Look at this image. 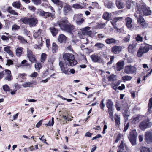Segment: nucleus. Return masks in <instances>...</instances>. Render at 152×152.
<instances>
[{"label": "nucleus", "mask_w": 152, "mask_h": 152, "mask_svg": "<svg viewBox=\"0 0 152 152\" xmlns=\"http://www.w3.org/2000/svg\"><path fill=\"white\" fill-rule=\"evenodd\" d=\"M152 125V123L147 121L146 122H143V130L147 128H149Z\"/></svg>", "instance_id": "obj_27"}, {"label": "nucleus", "mask_w": 152, "mask_h": 152, "mask_svg": "<svg viewBox=\"0 0 152 152\" xmlns=\"http://www.w3.org/2000/svg\"><path fill=\"white\" fill-rule=\"evenodd\" d=\"M32 1L34 4L36 5H39L41 3V0H32Z\"/></svg>", "instance_id": "obj_50"}, {"label": "nucleus", "mask_w": 152, "mask_h": 152, "mask_svg": "<svg viewBox=\"0 0 152 152\" xmlns=\"http://www.w3.org/2000/svg\"><path fill=\"white\" fill-rule=\"evenodd\" d=\"M122 19V17L115 18L111 22V23L113 26V27L116 29H118V28L116 26V23L118 21Z\"/></svg>", "instance_id": "obj_21"}, {"label": "nucleus", "mask_w": 152, "mask_h": 152, "mask_svg": "<svg viewBox=\"0 0 152 152\" xmlns=\"http://www.w3.org/2000/svg\"><path fill=\"white\" fill-rule=\"evenodd\" d=\"M106 104L108 110H113V104L111 99L107 100Z\"/></svg>", "instance_id": "obj_18"}, {"label": "nucleus", "mask_w": 152, "mask_h": 152, "mask_svg": "<svg viewBox=\"0 0 152 152\" xmlns=\"http://www.w3.org/2000/svg\"><path fill=\"white\" fill-rule=\"evenodd\" d=\"M116 5L119 9H122L124 7V4L120 1H117L116 3Z\"/></svg>", "instance_id": "obj_34"}, {"label": "nucleus", "mask_w": 152, "mask_h": 152, "mask_svg": "<svg viewBox=\"0 0 152 152\" xmlns=\"http://www.w3.org/2000/svg\"><path fill=\"white\" fill-rule=\"evenodd\" d=\"M142 6L138 7L136 11V12L134 15L137 18V22L140 25H142Z\"/></svg>", "instance_id": "obj_3"}, {"label": "nucleus", "mask_w": 152, "mask_h": 152, "mask_svg": "<svg viewBox=\"0 0 152 152\" xmlns=\"http://www.w3.org/2000/svg\"><path fill=\"white\" fill-rule=\"evenodd\" d=\"M105 42L107 44H115L117 42V40L113 38H108L105 40Z\"/></svg>", "instance_id": "obj_25"}, {"label": "nucleus", "mask_w": 152, "mask_h": 152, "mask_svg": "<svg viewBox=\"0 0 152 152\" xmlns=\"http://www.w3.org/2000/svg\"><path fill=\"white\" fill-rule=\"evenodd\" d=\"M126 24L127 27L129 28H130L132 27V19L129 17L126 18L125 19Z\"/></svg>", "instance_id": "obj_23"}, {"label": "nucleus", "mask_w": 152, "mask_h": 152, "mask_svg": "<svg viewBox=\"0 0 152 152\" xmlns=\"http://www.w3.org/2000/svg\"><path fill=\"white\" fill-rule=\"evenodd\" d=\"M20 20L25 24H28L29 23V18L27 17L21 18Z\"/></svg>", "instance_id": "obj_38"}, {"label": "nucleus", "mask_w": 152, "mask_h": 152, "mask_svg": "<svg viewBox=\"0 0 152 152\" xmlns=\"http://www.w3.org/2000/svg\"><path fill=\"white\" fill-rule=\"evenodd\" d=\"M98 50L102 49L104 47V44L100 43H97L95 45Z\"/></svg>", "instance_id": "obj_37"}, {"label": "nucleus", "mask_w": 152, "mask_h": 152, "mask_svg": "<svg viewBox=\"0 0 152 152\" xmlns=\"http://www.w3.org/2000/svg\"><path fill=\"white\" fill-rule=\"evenodd\" d=\"M145 140L148 143L152 142V132L148 131L145 134Z\"/></svg>", "instance_id": "obj_10"}, {"label": "nucleus", "mask_w": 152, "mask_h": 152, "mask_svg": "<svg viewBox=\"0 0 152 152\" xmlns=\"http://www.w3.org/2000/svg\"><path fill=\"white\" fill-rule=\"evenodd\" d=\"M124 65V62L123 61L118 62L116 64V66L115 68V70L119 71L123 69Z\"/></svg>", "instance_id": "obj_14"}, {"label": "nucleus", "mask_w": 152, "mask_h": 152, "mask_svg": "<svg viewBox=\"0 0 152 152\" xmlns=\"http://www.w3.org/2000/svg\"><path fill=\"white\" fill-rule=\"evenodd\" d=\"M27 56L31 62L33 63L36 62L37 60L36 58V56L33 54L32 51L28 48L27 49Z\"/></svg>", "instance_id": "obj_8"}, {"label": "nucleus", "mask_w": 152, "mask_h": 152, "mask_svg": "<svg viewBox=\"0 0 152 152\" xmlns=\"http://www.w3.org/2000/svg\"><path fill=\"white\" fill-rule=\"evenodd\" d=\"M136 39L137 41H142V37H141L140 34H138L136 37Z\"/></svg>", "instance_id": "obj_57"}, {"label": "nucleus", "mask_w": 152, "mask_h": 152, "mask_svg": "<svg viewBox=\"0 0 152 152\" xmlns=\"http://www.w3.org/2000/svg\"><path fill=\"white\" fill-rule=\"evenodd\" d=\"M140 117V115H138L137 117L133 119V121L135 123H137L139 122Z\"/></svg>", "instance_id": "obj_51"}, {"label": "nucleus", "mask_w": 152, "mask_h": 152, "mask_svg": "<svg viewBox=\"0 0 152 152\" xmlns=\"http://www.w3.org/2000/svg\"><path fill=\"white\" fill-rule=\"evenodd\" d=\"M52 48L53 52L56 53L58 50V45L56 43L54 42L53 43Z\"/></svg>", "instance_id": "obj_39"}, {"label": "nucleus", "mask_w": 152, "mask_h": 152, "mask_svg": "<svg viewBox=\"0 0 152 152\" xmlns=\"http://www.w3.org/2000/svg\"><path fill=\"white\" fill-rule=\"evenodd\" d=\"M35 65V69L37 70H39L42 67L41 64L39 63H36Z\"/></svg>", "instance_id": "obj_47"}, {"label": "nucleus", "mask_w": 152, "mask_h": 152, "mask_svg": "<svg viewBox=\"0 0 152 152\" xmlns=\"http://www.w3.org/2000/svg\"><path fill=\"white\" fill-rule=\"evenodd\" d=\"M56 4H57L58 6L61 8L62 7L63 2L59 0Z\"/></svg>", "instance_id": "obj_54"}, {"label": "nucleus", "mask_w": 152, "mask_h": 152, "mask_svg": "<svg viewBox=\"0 0 152 152\" xmlns=\"http://www.w3.org/2000/svg\"><path fill=\"white\" fill-rule=\"evenodd\" d=\"M6 10L10 14L15 15H18V14L14 10H12V7H8L6 9Z\"/></svg>", "instance_id": "obj_26"}, {"label": "nucleus", "mask_w": 152, "mask_h": 152, "mask_svg": "<svg viewBox=\"0 0 152 152\" xmlns=\"http://www.w3.org/2000/svg\"><path fill=\"white\" fill-rule=\"evenodd\" d=\"M103 17L104 19L109 20L110 19L111 16L109 13L106 12L103 14Z\"/></svg>", "instance_id": "obj_36"}, {"label": "nucleus", "mask_w": 152, "mask_h": 152, "mask_svg": "<svg viewBox=\"0 0 152 152\" xmlns=\"http://www.w3.org/2000/svg\"><path fill=\"white\" fill-rule=\"evenodd\" d=\"M130 35H128L123 39V41L125 42H129L130 40Z\"/></svg>", "instance_id": "obj_53"}, {"label": "nucleus", "mask_w": 152, "mask_h": 152, "mask_svg": "<svg viewBox=\"0 0 152 152\" xmlns=\"http://www.w3.org/2000/svg\"><path fill=\"white\" fill-rule=\"evenodd\" d=\"M115 77V75L113 74L111 75L110 76L108 77V80L110 81H112L114 80Z\"/></svg>", "instance_id": "obj_59"}, {"label": "nucleus", "mask_w": 152, "mask_h": 152, "mask_svg": "<svg viewBox=\"0 0 152 152\" xmlns=\"http://www.w3.org/2000/svg\"><path fill=\"white\" fill-rule=\"evenodd\" d=\"M90 58L92 61L95 63H103V60L99 56L98 53L94 54L90 56Z\"/></svg>", "instance_id": "obj_6"}, {"label": "nucleus", "mask_w": 152, "mask_h": 152, "mask_svg": "<svg viewBox=\"0 0 152 152\" xmlns=\"http://www.w3.org/2000/svg\"><path fill=\"white\" fill-rule=\"evenodd\" d=\"M36 82L35 80H32L30 82H25L22 84V86L24 88L32 87L35 85Z\"/></svg>", "instance_id": "obj_15"}, {"label": "nucleus", "mask_w": 152, "mask_h": 152, "mask_svg": "<svg viewBox=\"0 0 152 152\" xmlns=\"http://www.w3.org/2000/svg\"><path fill=\"white\" fill-rule=\"evenodd\" d=\"M12 5L14 7L18 9L20 7L21 4L20 2H15L12 3Z\"/></svg>", "instance_id": "obj_41"}, {"label": "nucleus", "mask_w": 152, "mask_h": 152, "mask_svg": "<svg viewBox=\"0 0 152 152\" xmlns=\"http://www.w3.org/2000/svg\"><path fill=\"white\" fill-rule=\"evenodd\" d=\"M41 30L40 29L38 30L36 32L34 33L33 36L35 38H36L40 36Z\"/></svg>", "instance_id": "obj_40"}, {"label": "nucleus", "mask_w": 152, "mask_h": 152, "mask_svg": "<svg viewBox=\"0 0 152 152\" xmlns=\"http://www.w3.org/2000/svg\"><path fill=\"white\" fill-rule=\"evenodd\" d=\"M26 75L25 74H20L19 75V77L20 78L24 79L25 78Z\"/></svg>", "instance_id": "obj_64"}, {"label": "nucleus", "mask_w": 152, "mask_h": 152, "mask_svg": "<svg viewBox=\"0 0 152 152\" xmlns=\"http://www.w3.org/2000/svg\"><path fill=\"white\" fill-rule=\"evenodd\" d=\"M114 58V56H111L110 57V61L107 63V64L109 65V64H111L113 63V61Z\"/></svg>", "instance_id": "obj_60"}, {"label": "nucleus", "mask_w": 152, "mask_h": 152, "mask_svg": "<svg viewBox=\"0 0 152 152\" xmlns=\"http://www.w3.org/2000/svg\"><path fill=\"white\" fill-rule=\"evenodd\" d=\"M144 45L145 46H143V53L148 52L150 49L152 50V46L145 43Z\"/></svg>", "instance_id": "obj_22"}, {"label": "nucleus", "mask_w": 152, "mask_h": 152, "mask_svg": "<svg viewBox=\"0 0 152 152\" xmlns=\"http://www.w3.org/2000/svg\"><path fill=\"white\" fill-rule=\"evenodd\" d=\"M52 24L55 26H59L63 31L69 33H72L76 31L75 27L72 24L69 23L67 20H61L56 23L53 22Z\"/></svg>", "instance_id": "obj_2"}, {"label": "nucleus", "mask_w": 152, "mask_h": 152, "mask_svg": "<svg viewBox=\"0 0 152 152\" xmlns=\"http://www.w3.org/2000/svg\"><path fill=\"white\" fill-rule=\"evenodd\" d=\"M83 15L81 13L75 14L73 17V21H75L78 25H80L84 21V19L83 18Z\"/></svg>", "instance_id": "obj_5"}, {"label": "nucleus", "mask_w": 152, "mask_h": 152, "mask_svg": "<svg viewBox=\"0 0 152 152\" xmlns=\"http://www.w3.org/2000/svg\"><path fill=\"white\" fill-rule=\"evenodd\" d=\"M113 110H108V113L109 115V117L111 119L112 121H114V117L113 115Z\"/></svg>", "instance_id": "obj_46"}, {"label": "nucleus", "mask_w": 152, "mask_h": 152, "mask_svg": "<svg viewBox=\"0 0 152 152\" xmlns=\"http://www.w3.org/2000/svg\"><path fill=\"white\" fill-rule=\"evenodd\" d=\"M4 34H5L6 35H2L1 38L3 41L8 42L10 39L11 38V36L8 33L5 32Z\"/></svg>", "instance_id": "obj_16"}, {"label": "nucleus", "mask_w": 152, "mask_h": 152, "mask_svg": "<svg viewBox=\"0 0 152 152\" xmlns=\"http://www.w3.org/2000/svg\"><path fill=\"white\" fill-rule=\"evenodd\" d=\"M13 61L10 59L7 60L6 65L10 66V65L13 64Z\"/></svg>", "instance_id": "obj_62"}, {"label": "nucleus", "mask_w": 152, "mask_h": 152, "mask_svg": "<svg viewBox=\"0 0 152 152\" xmlns=\"http://www.w3.org/2000/svg\"><path fill=\"white\" fill-rule=\"evenodd\" d=\"M132 78V77L130 76L127 75L123 77L122 78V79L124 81H126L131 80Z\"/></svg>", "instance_id": "obj_42"}, {"label": "nucleus", "mask_w": 152, "mask_h": 152, "mask_svg": "<svg viewBox=\"0 0 152 152\" xmlns=\"http://www.w3.org/2000/svg\"><path fill=\"white\" fill-rule=\"evenodd\" d=\"M63 57L64 61H60L59 65L63 73L69 75V71L67 66H73L77 64V62L75 59L74 55L71 53H65Z\"/></svg>", "instance_id": "obj_1"}, {"label": "nucleus", "mask_w": 152, "mask_h": 152, "mask_svg": "<svg viewBox=\"0 0 152 152\" xmlns=\"http://www.w3.org/2000/svg\"><path fill=\"white\" fill-rule=\"evenodd\" d=\"M104 5L107 7L109 8H111L114 5V3L111 1H105L104 3Z\"/></svg>", "instance_id": "obj_28"}, {"label": "nucleus", "mask_w": 152, "mask_h": 152, "mask_svg": "<svg viewBox=\"0 0 152 152\" xmlns=\"http://www.w3.org/2000/svg\"><path fill=\"white\" fill-rule=\"evenodd\" d=\"M23 48L21 47H18L17 48L16 51V53L18 56L20 57L22 54Z\"/></svg>", "instance_id": "obj_33"}, {"label": "nucleus", "mask_w": 152, "mask_h": 152, "mask_svg": "<svg viewBox=\"0 0 152 152\" xmlns=\"http://www.w3.org/2000/svg\"><path fill=\"white\" fill-rule=\"evenodd\" d=\"M114 119L115 120V125L116 126H119L121 124V117L120 115H118L116 114H115Z\"/></svg>", "instance_id": "obj_20"}, {"label": "nucleus", "mask_w": 152, "mask_h": 152, "mask_svg": "<svg viewBox=\"0 0 152 152\" xmlns=\"http://www.w3.org/2000/svg\"><path fill=\"white\" fill-rule=\"evenodd\" d=\"M66 37L63 34L60 35L58 38V41L61 43H65L66 41Z\"/></svg>", "instance_id": "obj_19"}, {"label": "nucleus", "mask_w": 152, "mask_h": 152, "mask_svg": "<svg viewBox=\"0 0 152 152\" xmlns=\"http://www.w3.org/2000/svg\"><path fill=\"white\" fill-rule=\"evenodd\" d=\"M5 76L4 79L8 81H10L12 79V76L11 75V71L8 69H5Z\"/></svg>", "instance_id": "obj_11"}, {"label": "nucleus", "mask_w": 152, "mask_h": 152, "mask_svg": "<svg viewBox=\"0 0 152 152\" xmlns=\"http://www.w3.org/2000/svg\"><path fill=\"white\" fill-rule=\"evenodd\" d=\"M49 29L53 36H56L58 33V30L54 28H50Z\"/></svg>", "instance_id": "obj_30"}, {"label": "nucleus", "mask_w": 152, "mask_h": 152, "mask_svg": "<svg viewBox=\"0 0 152 152\" xmlns=\"http://www.w3.org/2000/svg\"><path fill=\"white\" fill-rule=\"evenodd\" d=\"M152 98H151L149 101L148 105V111L150 113L152 112Z\"/></svg>", "instance_id": "obj_31"}, {"label": "nucleus", "mask_w": 152, "mask_h": 152, "mask_svg": "<svg viewBox=\"0 0 152 152\" xmlns=\"http://www.w3.org/2000/svg\"><path fill=\"white\" fill-rule=\"evenodd\" d=\"M143 152H150V150L148 147H143Z\"/></svg>", "instance_id": "obj_63"}, {"label": "nucleus", "mask_w": 152, "mask_h": 152, "mask_svg": "<svg viewBox=\"0 0 152 152\" xmlns=\"http://www.w3.org/2000/svg\"><path fill=\"white\" fill-rule=\"evenodd\" d=\"M72 10L70 6L69 5H66L63 8V11L65 15L67 14Z\"/></svg>", "instance_id": "obj_24"}, {"label": "nucleus", "mask_w": 152, "mask_h": 152, "mask_svg": "<svg viewBox=\"0 0 152 152\" xmlns=\"http://www.w3.org/2000/svg\"><path fill=\"white\" fill-rule=\"evenodd\" d=\"M10 47L9 46H8L4 48V51L6 52L7 53H8L10 50Z\"/></svg>", "instance_id": "obj_58"}, {"label": "nucleus", "mask_w": 152, "mask_h": 152, "mask_svg": "<svg viewBox=\"0 0 152 152\" xmlns=\"http://www.w3.org/2000/svg\"><path fill=\"white\" fill-rule=\"evenodd\" d=\"M104 99H102L101 102L99 104V106L102 110H104V108L105 107V105L104 103Z\"/></svg>", "instance_id": "obj_49"}, {"label": "nucleus", "mask_w": 152, "mask_h": 152, "mask_svg": "<svg viewBox=\"0 0 152 152\" xmlns=\"http://www.w3.org/2000/svg\"><path fill=\"white\" fill-rule=\"evenodd\" d=\"M137 133L136 130L134 129L131 131L128 136V138L132 145H136V140L137 136Z\"/></svg>", "instance_id": "obj_4"}, {"label": "nucleus", "mask_w": 152, "mask_h": 152, "mask_svg": "<svg viewBox=\"0 0 152 152\" xmlns=\"http://www.w3.org/2000/svg\"><path fill=\"white\" fill-rule=\"evenodd\" d=\"M137 56L139 57H141L142 55V47L141 46L138 50L137 53Z\"/></svg>", "instance_id": "obj_43"}, {"label": "nucleus", "mask_w": 152, "mask_h": 152, "mask_svg": "<svg viewBox=\"0 0 152 152\" xmlns=\"http://www.w3.org/2000/svg\"><path fill=\"white\" fill-rule=\"evenodd\" d=\"M52 15V13L49 12H45L44 16L45 18L51 16Z\"/></svg>", "instance_id": "obj_61"}, {"label": "nucleus", "mask_w": 152, "mask_h": 152, "mask_svg": "<svg viewBox=\"0 0 152 152\" xmlns=\"http://www.w3.org/2000/svg\"><path fill=\"white\" fill-rule=\"evenodd\" d=\"M135 46L134 45L130 44L128 47V50L130 53H133L134 51V48Z\"/></svg>", "instance_id": "obj_32"}, {"label": "nucleus", "mask_w": 152, "mask_h": 152, "mask_svg": "<svg viewBox=\"0 0 152 152\" xmlns=\"http://www.w3.org/2000/svg\"><path fill=\"white\" fill-rule=\"evenodd\" d=\"M126 145L125 144L123 143V141H121L120 145L118 146V149L121 151H123Z\"/></svg>", "instance_id": "obj_44"}, {"label": "nucleus", "mask_w": 152, "mask_h": 152, "mask_svg": "<svg viewBox=\"0 0 152 152\" xmlns=\"http://www.w3.org/2000/svg\"><path fill=\"white\" fill-rule=\"evenodd\" d=\"M20 26L16 24H14L12 26V30H18L20 28Z\"/></svg>", "instance_id": "obj_56"}, {"label": "nucleus", "mask_w": 152, "mask_h": 152, "mask_svg": "<svg viewBox=\"0 0 152 152\" xmlns=\"http://www.w3.org/2000/svg\"><path fill=\"white\" fill-rule=\"evenodd\" d=\"M152 11L148 6L143 3V16H149L151 15Z\"/></svg>", "instance_id": "obj_9"}, {"label": "nucleus", "mask_w": 152, "mask_h": 152, "mask_svg": "<svg viewBox=\"0 0 152 152\" xmlns=\"http://www.w3.org/2000/svg\"><path fill=\"white\" fill-rule=\"evenodd\" d=\"M55 60L53 56H51L48 58V62L51 64H53Z\"/></svg>", "instance_id": "obj_55"}, {"label": "nucleus", "mask_w": 152, "mask_h": 152, "mask_svg": "<svg viewBox=\"0 0 152 152\" xmlns=\"http://www.w3.org/2000/svg\"><path fill=\"white\" fill-rule=\"evenodd\" d=\"M18 39L21 43H25L27 42L26 40L21 36H18Z\"/></svg>", "instance_id": "obj_48"}, {"label": "nucleus", "mask_w": 152, "mask_h": 152, "mask_svg": "<svg viewBox=\"0 0 152 152\" xmlns=\"http://www.w3.org/2000/svg\"><path fill=\"white\" fill-rule=\"evenodd\" d=\"M122 47L121 46H114L112 48L111 51L114 54L119 53L122 50Z\"/></svg>", "instance_id": "obj_13"}, {"label": "nucleus", "mask_w": 152, "mask_h": 152, "mask_svg": "<svg viewBox=\"0 0 152 152\" xmlns=\"http://www.w3.org/2000/svg\"><path fill=\"white\" fill-rule=\"evenodd\" d=\"M135 2L132 1H128L126 2V5L128 9H130L131 7H132L135 5Z\"/></svg>", "instance_id": "obj_29"}, {"label": "nucleus", "mask_w": 152, "mask_h": 152, "mask_svg": "<svg viewBox=\"0 0 152 152\" xmlns=\"http://www.w3.org/2000/svg\"><path fill=\"white\" fill-rule=\"evenodd\" d=\"M38 22V20L36 18H29V23L30 27L35 26Z\"/></svg>", "instance_id": "obj_17"}, {"label": "nucleus", "mask_w": 152, "mask_h": 152, "mask_svg": "<svg viewBox=\"0 0 152 152\" xmlns=\"http://www.w3.org/2000/svg\"><path fill=\"white\" fill-rule=\"evenodd\" d=\"M3 90L5 91H9L10 90V88L9 86L7 85H5L3 86Z\"/></svg>", "instance_id": "obj_52"}, {"label": "nucleus", "mask_w": 152, "mask_h": 152, "mask_svg": "<svg viewBox=\"0 0 152 152\" xmlns=\"http://www.w3.org/2000/svg\"><path fill=\"white\" fill-rule=\"evenodd\" d=\"M137 69L134 66L129 65L125 66L124 72L128 74H131L135 73L136 72Z\"/></svg>", "instance_id": "obj_7"}, {"label": "nucleus", "mask_w": 152, "mask_h": 152, "mask_svg": "<svg viewBox=\"0 0 152 152\" xmlns=\"http://www.w3.org/2000/svg\"><path fill=\"white\" fill-rule=\"evenodd\" d=\"M123 115L125 119V121L126 122L128 120V117L129 116V111H128V110H127L126 112L125 111L123 113Z\"/></svg>", "instance_id": "obj_35"}, {"label": "nucleus", "mask_w": 152, "mask_h": 152, "mask_svg": "<svg viewBox=\"0 0 152 152\" xmlns=\"http://www.w3.org/2000/svg\"><path fill=\"white\" fill-rule=\"evenodd\" d=\"M47 55L45 53H43L41 55V61L42 62L44 63L45 61Z\"/></svg>", "instance_id": "obj_45"}, {"label": "nucleus", "mask_w": 152, "mask_h": 152, "mask_svg": "<svg viewBox=\"0 0 152 152\" xmlns=\"http://www.w3.org/2000/svg\"><path fill=\"white\" fill-rule=\"evenodd\" d=\"M90 29V27L87 26L81 28L80 30L83 34L90 35L91 32V31H89Z\"/></svg>", "instance_id": "obj_12"}]
</instances>
